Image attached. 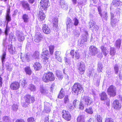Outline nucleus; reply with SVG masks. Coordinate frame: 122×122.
I'll use <instances>...</instances> for the list:
<instances>
[{
    "mask_svg": "<svg viewBox=\"0 0 122 122\" xmlns=\"http://www.w3.org/2000/svg\"><path fill=\"white\" fill-rule=\"evenodd\" d=\"M42 78L43 81L46 83L53 81L55 79L53 73L50 72H48L44 73Z\"/></svg>",
    "mask_w": 122,
    "mask_h": 122,
    "instance_id": "f257e3e1",
    "label": "nucleus"
},
{
    "mask_svg": "<svg viewBox=\"0 0 122 122\" xmlns=\"http://www.w3.org/2000/svg\"><path fill=\"white\" fill-rule=\"evenodd\" d=\"M49 51L46 48L43 49L41 53V58L43 61L45 63H47L48 61V60L49 57L48 56Z\"/></svg>",
    "mask_w": 122,
    "mask_h": 122,
    "instance_id": "f03ea898",
    "label": "nucleus"
},
{
    "mask_svg": "<svg viewBox=\"0 0 122 122\" xmlns=\"http://www.w3.org/2000/svg\"><path fill=\"white\" fill-rule=\"evenodd\" d=\"M72 88L73 91L75 93H77V94L81 93L83 90L82 86L78 83H75L72 87Z\"/></svg>",
    "mask_w": 122,
    "mask_h": 122,
    "instance_id": "7ed1b4c3",
    "label": "nucleus"
},
{
    "mask_svg": "<svg viewBox=\"0 0 122 122\" xmlns=\"http://www.w3.org/2000/svg\"><path fill=\"white\" fill-rule=\"evenodd\" d=\"M81 102H82L85 105H90L93 102V100L89 97L83 96L81 97Z\"/></svg>",
    "mask_w": 122,
    "mask_h": 122,
    "instance_id": "20e7f679",
    "label": "nucleus"
},
{
    "mask_svg": "<svg viewBox=\"0 0 122 122\" xmlns=\"http://www.w3.org/2000/svg\"><path fill=\"white\" fill-rule=\"evenodd\" d=\"M116 88L113 85L110 86L107 90V93L111 97H114L116 94Z\"/></svg>",
    "mask_w": 122,
    "mask_h": 122,
    "instance_id": "39448f33",
    "label": "nucleus"
},
{
    "mask_svg": "<svg viewBox=\"0 0 122 122\" xmlns=\"http://www.w3.org/2000/svg\"><path fill=\"white\" fill-rule=\"evenodd\" d=\"M40 3L41 8L42 11L46 10L48 6L50 5L49 0H41Z\"/></svg>",
    "mask_w": 122,
    "mask_h": 122,
    "instance_id": "423d86ee",
    "label": "nucleus"
},
{
    "mask_svg": "<svg viewBox=\"0 0 122 122\" xmlns=\"http://www.w3.org/2000/svg\"><path fill=\"white\" fill-rule=\"evenodd\" d=\"M78 72L81 74H83L85 70V64L83 62L79 63L77 65Z\"/></svg>",
    "mask_w": 122,
    "mask_h": 122,
    "instance_id": "0eeeda50",
    "label": "nucleus"
},
{
    "mask_svg": "<svg viewBox=\"0 0 122 122\" xmlns=\"http://www.w3.org/2000/svg\"><path fill=\"white\" fill-rule=\"evenodd\" d=\"M61 114L62 117L65 120L68 121L71 120V116L68 111L63 110L62 111Z\"/></svg>",
    "mask_w": 122,
    "mask_h": 122,
    "instance_id": "6e6552de",
    "label": "nucleus"
},
{
    "mask_svg": "<svg viewBox=\"0 0 122 122\" xmlns=\"http://www.w3.org/2000/svg\"><path fill=\"white\" fill-rule=\"evenodd\" d=\"M16 36L18 40L20 42L22 41L25 39V37L24 34L22 32L17 31Z\"/></svg>",
    "mask_w": 122,
    "mask_h": 122,
    "instance_id": "1a4fd4ad",
    "label": "nucleus"
},
{
    "mask_svg": "<svg viewBox=\"0 0 122 122\" xmlns=\"http://www.w3.org/2000/svg\"><path fill=\"white\" fill-rule=\"evenodd\" d=\"M66 24L67 30H68L70 28H72L73 25L72 20L69 17L67 18Z\"/></svg>",
    "mask_w": 122,
    "mask_h": 122,
    "instance_id": "9d476101",
    "label": "nucleus"
},
{
    "mask_svg": "<svg viewBox=\"0 0 122 122\" xmlns=\"http://www.w3.org/2000/svg\"><path fill=\"white\" fill-rule=\"evenodd\" d=\"M60 7L63 9L66 10L68 8V6L64 0H60L59 2Z\"/></svg>",
    "mask_w": 122,
    "mask_h": 122,
    "instance_id": "9b49d317",
    "label": "nucleus"
},
{
    "mask_svg": "<svg viewBox=\"0 0 122 122\" xmlns=\"http://www.w3.org/2000/svg\"><path fill=\"white\" fill-rule=\"evenodd\" d=\"M90 29L93 31L94 30L96 31H98L99 29L98 26L97 25H96L95 22L92 20L90 21Z\"/></svg>",
    "mask_w": 122,
    "mask_h": 122,
    "instance_id": "f8f14e48",
    "label": "nucleus"
},
{
    "mask_svg": "<svg viewBox=\"0 0 122 122\" xmlns=\"http://www.w3.org/2000/svg\"><path fill=\"white\" fill-rule=\"evenodd\" d=\"M24 99L26 103L28 104H30L31 100L32 103L35 101L34 98L30 95H27L25 96Z\"/></svg>",
    "mask_w": 122,
    "mask_h": 122,
    "instance_id": "ddd939ff",
    "label": "nucleus"
},
{
    "mask_svg": "<svg viewBox=\"0 0 122 122\" xmlns=\"http://www.w3.org/2000/svg\"><path fill=\"white\" fill-rule=\"evenodd\" d=\"M20 87L19 83L18 82H15L12 83L10 85L11 89L14 90H16L19 89Z\"/></svg>",
    "mask_w": 122,
    "mask_h": 122,
    "instance_id": "4468645a",
    "label": "nucleus"
},
{
    "mask_svg": "<svg viewBox=\"0 0 122 122\" xmlns=\"http://www.w3.org/2000/svg\"><path fill=\"white\" fill-rule=\"evenodd\" d=\"M42 37V36L41 33H36L34 37V40L35 42L39 43L41 41Z\"/></svg>",
    "mask_w": 122,
    "mask_h": 122,
    "instance_id": "2eb2a0df",
    "label": "nucleus"
},
{
    "mask_svg": "<svg viewBox=\"0 0 122 122\" xmlns=\"http://www.w3.org/2000/svg\"><path fill=\"white\" fill-rule=\"evenodd\" d=\"M70 54L73 58L75 57L76 59H78L80 57V55L77 51H76L74 53V50H71Z\"/></svg>",
    "mask_w": 122,
    "mask_h": 122,
    "instance_id": "dca6fc26",
    "label": "nucleus"
},
{
    "mask_svg": "<svg viewBox=\"0 0 122 122\" xmlns=\"http://www.w3.org/2000/svg\"><path fill=\"white\" fill-rule=\"evenodd\" d=\"M112 106L115 109H120L121 107V104L119 103V101L117 100H116L113 102Z\"/></svg>",
    "mask_w": 122,
    "mask_h": 122,
    "instance_id": "f3484780",
    "label": "nucleus"
},
{
    "mask_svg": "<svg viewBox=\"0 0 122 122\" xmlns=\"http://www.w3.org/2000/svg\"><path fill=\"white\" fill-rule=\"evenodd\" d=\"M89 49L90 53L92 55H95L98 53L97 48L95 46H91L89 48Z\"/></svg>",
    "mask_w": 122,
    "mask_h": 122,
    "instance_id": "a211bd4d",
    "label": "nucleus"
},
{
    "mask_svg": "<svg viewBox=\"0 0 122 122\" xmlns=\"http://www.w3.org/2000/svg\"><path fill=\"white\" fill-rule=\"evenodd\" d=\"M84 35L83 36V38L82 39L80 42V46H82L84 45V43L87 41V36H88V33L86 31H85L84 32Z\"/></svg>",
    "mask_w": 122,
    "mask_h": 122,
    "instance_id": "6ab92c4d",
    "label": "nucleus"
},
{
    "mask_svg": "<svg viewBox=\"0 0 122 122\" xmlns=\"http://www.w3.org/2000/svg\"><path fill=\"white\" fill-rule=\"evenodd\" d=\"M42 30L43 32L46 34H49L51 31L48 26L45 24L43 25Z\"/></svg>",
    "mask_w": 122,
    "mask_h": 122,
    "instance_id": "aec40b11",
    "label": "nucleus"
},
{
    "mask_svg": "<svg viewBox=\"0 0 122 122\" xmlns=\"http://www.w3.org/2000/svg\"><path fill=\"white\" fill-rule=\"evenodd\" d=\"M51 106V104L48 102H44V110L46 112L48 113L50 112L51 110L49 108Z\"/></svg>",
    "mask_w": 122,
    "mask_h": 122,
    "instance_id": "412c9836",
    "label": "nucleus"
},
{
    "mask_svg": "<svg viewBox=\"0 0 122 122\" xmlns=\"http://www.w3.org/2000/svg\"><path fill=\"white\" fill-rule=\"evenodd\" d=\"M122 67V65L119 64H116L114 65V69L116 74H118L119 69H121Z\"/></svg>",
    "mask_w": 122,
    "mask_h": 122,
    "instance_id": "4be33fe9",
    "label": "nucleus"
},
{
    "mask_svg": "<svg viewBox=\"0 0 122 122\" xmlns=\"http://www.w3.org/2000/svg\"><path fill=\"white\" fill-rule=\"evenodd\" d=\"M100 48L104 55L105 56H106L108 53V50L103 46H102Z\"/></svg>",
    "mask_w": 122,
    "mask_h": 122,
    "instance_id": "5701e85b",
    "label": "nucleus"
},
{
    "mask_svg": "<svg viewBox=\"0 0 122 122\" xmlns=\"http://www.w3.org/2000/svg\"><path fill=\"white\" fill-rule=\"evenodd\" d=\"M34 69L36 71H38L41 68V64L39 62H36L34 65Z\"/></svg>",
    "mask_w": 122,
    "mask_h": 122,
    "instance_id": "b1692460",
    "label": "nucleus"
},
{
    "mask_svg": "<svg viewBox=\"0 0 122 122\" xmlns=\"http://www.w3.org/2000/svg\"><path fill=\"white\" fill-rule=\"evenodd\" d=\"M85 116L82 115L79 116L77 119V122H85Z\"/></svg>",
    "mask_w": 122,
    "mask_h": 122,
    "instance_id": "393cba45",
    "label": "nucleus"
},
{
    "mask_svg": "<svg viewBox=\"0 0 122 122\" xmlns=\"http://www.w3.org/2000/svg\"><path fill=\"white\" fill-rule=\"evenodd\" d=\"M65 92L63 88H61L58 96V98L61 99L65 95Z\"/></svg>",
    "mask_w": 122,
    "mask_h": 122,
    "instance_id": "a878e982",
    "label": "nucleus"
},
{
    "mask_svg": "<svg viewBox=\"0 0 122 122\" xmlns=\"http://www.w3.org/2000/svg\"><path fill=\"white\" fill-rule=\"evenodd\" d=\"M121 44V40L120 39H118L116 41L114 46L116 48L119 49L120 47Z\"/></svg>",
    "mask_w": 122,
    "mask_h": 122,
    "instance_id": "bb28decb",
    "label": "nucleus"
},
{
    "mask_svg": "<svg viewBox=\"0 0 122 122\" xmlns=\"http://www.w3.org/2000/svg\"><path fill=\"white\" fill-rule=\"evenodd\" d=\"M39 17L41 20H43L45 17V15L43 12L40 11L39 13Z\"/></svg>",
    "mask_w": 122,
    "mask_h": 122,
    "instance_id": "cd10ccee",
    "label": "nucleus"
},
{
    "mask_svg": "<svg viewBox=\"0 0 122 122\" xmlns=\"http://www.w3.org/2000/svg\"><path fill=\"white\" fill-rule=\"evenodd\" d=\"M21 58L22 59L23 61H28L29 60V56L28 54H26L23 57H22V56L21 55Z\"/></svg>",
    "mask_w": 122,
    "mask_h": 122,
    "instance_id": "c85d7f7f",
    "label": "nucleus"
},
{
    "mask_svg": "<svg viewBox=\"0 0 122 122\" xmlns=\"http://www.w3.org/2000/svg\"><path fill=\"white\" fill-rule=\"evenodd\" d=\"M22 4L23 8H24L25 10H30L29 4L27 2H23Z\"/></svg>",
    "mask_w": 122,
    "mask_h": 122,
    "instance_id": "c756f323",
    "label": "nucleus"
},
{
    "mask_svg": "<svg viewBox=\"0 0 122 122\" xmlns=\"http://www.w3.org/2000/svg\"><path fill=\"white\" fill-rule=\"evenodd\" d=\"M56 75L59 79L60 80H62L63 78L62 73L61 71H57Z\"/></svg>",
    "mask_w": 122,
    "mask_h": 122,
    "instance_id": "7c9ffc66",
    "label": "nucleus"
},
{
    "mask_svg": "<svg viewBox=\"0 0 122 122\" xmlns=\"http://www.w3.org/2000/svg\"><path fill=\"white\" fill-rule=\"evenodd\" d=\"M53 27L57 28L58 26V20L57 18H54L52 21Z\"/></svg>",
    "mask_w": 122,
    "mask_h": 122,
    "instance_id": "2f4dec72",
    "label": "nucleus"
},
{
    "mask_svg": "<svg viewBox=\"0 0 122 122\" xmlns=\"http://www.w3.org/2000/svg\"><path fill=\"white\" fill-rule=\"evenodd\" d=\"M22 18L24 20V22L26 23L29 21V17L28 15L24 14L22 16Z\"/></svg>",
    "mask_w": 122,
    "mask_h": 122,
    "instance_id": "473e14b6",
    "label": "nucleus"
},
{
    "mask_svg": "<svg viewBox=\"0 0 122 122\" xmlns=\"http://www.w3.org/2000/svg\"><path fill=\"white\" fill-rule=\"evenodd\" d=\"M6 55V52H4L2 55L1 56V59L2 62L3 66V65L5 63V61Z\"/></svg>",
    "mask_w": 122,
    "mask_h": 122,
    "instance_id": "72a5a7b5",
    "label": "nucleus"
},
{
    "mask_svg": "<svg viewBox=\"0 0 122 122\" xmlns=\"http://www.w3.org/2000/svg\"><path fill=\"white\" fill-rule=\"evenodd\" d=\"M25 70L26 74L29 75L31 74L32 71L30 67L28 66L25 67Z\"/></svg>",
    "mask_w": 122,
    "mask_h": 122,
    "instance_id": "f704fd0d",
    "label": "nucleus"
},
{
    "mask_svg": "<svg viewBox=\"0 0 122 122\" xmlns=\"http://www.w3.org/2000/svg\"><path fill=\"white\" fill-rule=\"evenodd\" d=\"M107 98V96L105 93L102 92L101 94V100L104 101L106 100Z\"/></svg>",
    "mask_w": 122,
    "mask_h": 122,
    "instance_id": "c9c22d12",
    "label": "nucleus"
},
{
    "mask_svg": "<svg viewBox=\"0 0 122 122\" xmlns=\"http://www.w3.org/2000/svg\"><path fill=\"white\" fill-rule=\"evenodd\" d=\"M40 91L41 93L43 94H46L47 92V90L43 87L42 86H41Z\"/></svg>",
    "mask_w": 122,
    "mask_h": 122,
    "instance_id": "e433bc0d",
    "label": "nucleus"
},
{
    "mask_svg": "<svg viewBox=\"0 0 122 122\" xmlns=\"http://www.w3.org/2000/svg\"><path fill=\"white\" fill-rule=\"evenodd\" d=\"M2 120L3 122H10V118L7 116L4 117L2 118Z\"/></svg>",
    "mask_w": 122,
    "mask_h": 122,
    "instance_id": "4c0bfd02",
    "label": "nucleus"
},
{
    "mask_svg": "<svg viewBox=\"0 0 122 122\" xmlns=\"http://www.w3.org/2000/svg\"><path fill=\"white\" fill-rule=\"evenodd\" d=\"M39 53L38 52L36 51L35 52L33 56V58L35 59H38L39 58Z\"/></svg>",
    "mask_w": 122,
    "mask_h": 122,
    "instance_id": "58836bf2",
    "label": "nucleus"
},
{
    "mask_svg": "<svg viewBox=\"0 0 122 122\" xmlns=\"http://www.w3.org/2000/svg\"><path fill=\"white\" fill-rule=\"evenodd\" d=\"M6 65L7 69L8 70L10 71L12 70L13 66L11 64L8 63H6Z\"/></svg>",
    "mask_w": 122,
    "mask_h": 122,
    "instance_id": "ea45409f",
    "label": "nucleus"
},
{
    "mask_svg": "<svg viewBox=\"0 0 122 122\" xmlns=\"http://www.w3.org/2000/svg\"><path fill=\"white\" fill-rule=\"evenodd\" d=\"M103 68L102 66L101 63H99L98 65L97 70L99 72L102 71Z\"/></svg>",
    "mask_w": 122,
    "mask_h": 122,
    "instance_id": "a19ab883",
    "label": "nucleus"
},
{
    "mask_svg": "<svg viewBox=\"0 0 122 122\" xmlns=\"http://www.w3.org/2000/svg\"><path fill=\"white\" fill-rule=\"evenodd\" d=\"M116 51L115 49L113 48H111L110 50V55L112 56H114L116 53Z\"/></svg>",
    "mask_w": 122,
    "mask_h": 122,
    "instance_id": "79ce46f5",
    "label": "nucleus"
},
{
    "mask_svg": "<svg viewBox=\"0 0 122 122\" xmlns=\"http://www.w3.org/2000/svg\"><path fill=\"white\" fill-rule=\"evenodd\" d=\"M85 111L87 113L92 114L93 113L92 108L91 107H90L88 108H86L85 110Z\"/></svg>",
    "mask_w": 122,
    "mask_h": 122,
    "instance_id": "37998d69",
    "label": "nucleus"
},
{
    "mask_svg": "<svg viewBox=\"0 0 122 122\" xmlns=\"http://www.w3.org/2000/svg\"><path fill=\"white\" fill-rule=\"evenodd\" d=\"M49 48L50 54L51 55H52L54 48V46L53 45H50L49 46Z\"/></svg>",
    "mask_w": 122,
    "mask_h": 122,
    "instance_id": "c03bdc74",
    "label": "nucleus"
},
{
    "mask_svg": "<svg viewBox=\"0 0 122 122\" xmlns=\"http://www.w3.org/2000/svg\"><path fill=\"white\" fill-rule=\"evenodd\" d=\"M93 72L94 71L93 70H89L87 72V76L90 77L92 76Z\"/></svg>",
    "mask_w": 122,
    "mask_h": 122,
    "instance_id": "a18cd8bd",
    "label": "nucleus"
},
{
    "mask_svg": "<svg viewBox=\"0 0 122 122\" xmlns=\"http://www.w3.org/2000/svg\"><path fill=\"white\" fill-rule=\"evenodd\" d=\"M113 3L114 5L116 6H119L120 3L119 0H113Z\"/></svg>",
    "mask_w": 122,
    "mask_h": 122,
    "instance_id": "49530a36",
    "label": "nucleus"
},
{
    "mask_svg": "<svg viewBox=\"0 0 122 122\" xmlns=\"http://www.w3.org/2000/svg\"><path fill=\"white\" fill-rule=\"evenodd\" d=\"M95 117L98 122H102V118L100 115H96Z\"/></svg>",
    "mask_w": 122,
    "mask_h": 122,
    "instance_id": "de8ad7c7",
    "label": "nucleus"
},
{
    "mask_svg": "<svg viewBox=\"0 0 122 122\" xmlns=\"http://www.w3.org/2000/svg\"><path fill=\"white\" fill-rule=\"evenodd\" d=\"M18 106L17 104H14L12 106V109L14 111H16L18 109Z\"/></svg>",
    "mask_w": 122,
    "mask_h": 122,
    "instance_id": "09e8293b",
    "label": "nucleus"
},
{
    "mask_svg": "<svg viewBox=\"0 0 122 122\" xmlns=\"http://www.w3.org/2000/svg\"><path fill=\"white\" fill-rule=\"evenodd\" d=\"M69 99L68 98V95H66L65 96L64 98V103L65 104L69 103Z\"/></svg>",
    "mask_w": 122,
    "mask_h": 122,
    "instance_id": "8fccbe9b",
    "label": "nucleus"
},
{
    "mask_svg": "<svg viewBox=\"0 0 122 122\" xmlns=\"http://www.w3.org/2000/svg\"><path fill=\"white\" fill-rule=\"evenodd\" d=\"M73 20L74 22L73 25L75 26L77 25L79 23L78 19L76 17H75L73 19Z\"/></svg>",
    "mask_w": 122,
    "mask_h": 122,
    "instance_id": "3c124183",
    "label": "nucleus"
},
{
    "mask_svg": "<svg viewBox=\"0 0 122 122\" xmlns=\"http://www.w3.org/2000/svg\"><path fill=\"white\" fill-rule=\"evenodd\" d=\"M29 88L31 91H34L36 90L35 86L32 84H31L30 85Z\"/></svg>",
    "mask_w": 122,
    "mask_h": 122,
    "instance_id": "603ef678",
    "label": "nucleus"
},
{
    "mask_svg": "<svg viewBox=\"0 0 122 122\" xmlns=\"http://www.w3.org/2000/svg\"><path fill=\"white\" fill-rule=\"evenodd\" d=\"M20 82L21 83L22 86L23 87H25V85H26V82L25 80V79H23L21 80Z\"/></svg>",
    "mask_w": 122,
    "mask_h": 122,
    "instance_id": "864d4df0",
    "label": "nucleus"
},
{
    "mask_svg": "<svg viewBox=\"0 0 122 122\" xmlns=\"http://www.w3.org/2000/svg\"><path fill=\"white\" fill-rule=\"evenodd\" d=\"M111 24L112 26H114L115 25V22H113V20H112L114 17V15L112 13H111Z\"/></svg>",
    "mask_w": 122,
    "mask_h": 122,
    "instance_id": "5fc2aeb1",
    "label": "nucleus"
},
{
    "mask_svg": "<svg viewBox=\"0 0 122 122\" xmlns=\"http://www.w3.org/2000/svg\"><path fill=\"white\" fill-rule=\"evenodd\" d=\"M102 17H103L105 19H106L107 18V12H103L102 14Z\"/></svg>",
    "mask_w": 122,
    "mask_h": 122,
    "instance_id": "6e6d98bb",
    "label": "nucleus"
},
{
    "mask_svg": "<svg viewBox=\"0 0 122 122\" xmlns=\"http://www.w3.org/2000/svg\"><path fill=\"white\" fill-rule=\"evenodd\" d=\"M69 109L71 110H72L74 108V106L73 107L72 104L70 103H68L67 105Z\"/></svg>",
    "mask_w": 122,
    "mask_h": 122,
    "instance_id": "4d7b16f0",
    "label": "nucleus"
},
{
    "mask_svg": "<svg viewBox=\"0 0 122 122\" xmlns=\"http://www.w3.org/2000/svg\"><path fill=\"white\" fill-rule=\"evenodd\" d=\"M28 122H35L34 118L32 117L29 118L27 119Z\"/></svg>",
    "mask_w": 122,
    "mask_h": 122,
    "instance_id": "13d9d810",
    "label": "nucleus"
},
{
    "mask_svg": "<svg viewBox=\"0 0 122 122\" xmlns=\"http://www.w3.org/2000/svg\"><path fill=\"white\" fill-rule=\"evenodd\" d=\"M78 101H77L76 100H75L73 102V104L74 105V106L75 107H76L77 106L78 104Z\"/></svg>",
    "mask_w": 122,
    "mask_h": 122,
    "instance_id": "bf43d9fd",
    "label": "nucleus"
},
{
    "mask_svg": "<svg viewBox=\"0 0 122 122\" xmlns=\"http://www.w3.org/2000/svg\"><path fill=\"white\" fill-rule=\"evenodd\" d=\"M83 103L82 102H81L80 104L79 105V108L80 110H83V109L84 107Z\"/></svg>",
    "mask_w": 122,
    "mask_h": 122,
    "instance_id": "052dcab7",
    "label": "nucleus"
},
{
    "mask_svg": "<svg viewBox=\"0 0 122 122\" xmlns=\"http://www.w3.org/2000/svg\"><path fill=\"white\" fill-rule=\"evenodd\" d=\"M9 28H8L7 26H6L5 32V34L6 36H7L8 35V32H9Z\"/></svg>",
    "mask_w": 122,
    "mask_h": 122,
    "instance_id": "680f3d73",
    "label": "nucleus"
},
{
    "mask_svg": "<svg viewBox=\"0 0 122 122\" xmlns=\"http://www.w3.org/2000/svg\"><path fill=\"white\" fill-rule=\"evenodd\" d=\"M61 53V52L60 51H56L55 52V57L60 56V55Z\"/></svg>",
    "mask_w": 122,
    "mask_h": 122,
    "instance_id": "e2e57ef3",
    "label": "nucleus"
},
{
    "mask_svg": "<svg viewBox=\"0 0 122 122\" xmlns=\"http://www.w3.org/2000/svg\"><path fill=\"white\" fill-rule=\"evenodd\" d=\"M9 38L10 39H13V40H15V37L13 34H10L9 35Z\"/></svg>",
    "mask_w": 122,
    "mask_h": 122,
    "instance_id": "0e129e2a",
    "label": "nucleus"
},
{
    "mask_svg": "<svg viewBox=\"0 0 122 122\" xmlns=\"http://www.w3.org/2000/svg\"><path fill=\"white\" fill-rule=\"evenodd\" d=\"M6 20L7 21V24L11 20V19L10 16H6Z\"/></svg>",
    "mask_w": 122,
    "mask_h": 122,
    "instance_id": "69168bd1",
    "label": "nucleus"
},
{
    "mask_svg": "<svg viewBox=\"0 0 122 122\" xmlns=\"http://www.w3.org/2000/svg\"><path fill=\"white\" fill-rule=\"evenodd\" d=\"M105 122H114V121L113 119L110 118H108L106 119Z\"/></svg>",
    "mask_w": 122,
    "mask_h": 122,
    "instance_id": "338daca9",
    "label": "nucleus"
},
{
    "mask_svg": "<svg viewBox=\"0 0 122 122\" xmlns=\"http://www.w3.org/2000/svg\"><path fill=\"white\" fill-rule=\"evenodd\" d=\"M56 58L58 61L59 62H61L62 61L61 58L60 56H58L56 57Z\"/></svg>",
    "mask_w": 122,
    "mask_h": 122,
    "instance_id": "774afa93",
    "label": "nucleus"
}]
</instances>
